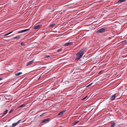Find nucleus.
<instances>
[{
  "label": "nucleus",
  "instance_id": "obj_27",
  "mask_svg": "<svg viewBox=\"0 0 127 127\" xmlns=\"http://www.w3.org/2000/svg\"><path fill=\"white\" fill-rule=\"evenodd\" d=\"M93 84V83H90V84L89 85V86H91V85H92V84Z\"/></svg>",
  "mask_w": 127,
  "mask_h": 127
},
{
  "label": "nucleus",
  "instance_id": "obj_24",
  "mask_svg": "<svg viewBox=\"0 0 127 127\" xmlns=\"http://www.w3.org/2000/svg\"><path fill=\"white\" fill-rule=\"evenodd\" d=\"M88 97V96H86L84 98H83L82 99V100H84L85 99Z\"/></svg>",
  "mask_w": 127,
  "mask_h": 127
},
{
  "label": "nucleus",
  "instance_id": "obj_29",
  "mask_svg": "<svg viewBox=\"0 0 127 127\" xmlns=\"http://www.w3.org/2000/svg\"><path fill=\"white\" fill-rule=\"evenodd\" d=\"M2 79V78L0 77V80H1Z\"/></svg>",
  "mask_w": 127,
  "mask_h": 127
},
{
  "label": "nucleus",
  "instance_id": "obj_16",
  "mask_svg": "<svg viewBox=\"0 0 127 127\" xmlns=\"http://www.w3.org/2000/svg\"><path fill=\"white\" fill-rule=\"evenodd\" d=\"M21 36V35H19L14 37L13 39H20Z\"/></svg>",
  "mask_w": 127,
  "mask_h": 127
},
{
  "label": "nucleus",
  "instance_id": "obj_17",
  "mask_svg": "<svg viewBox=\"0 0 127 127\" xmlns=\"http://www.w3.org/2000/svg\"><path fill=\"white\" fill-rule=\"evenodd\" d=\"M30 30V29H25L24 30H22L20 32V33H22L23 32H26L28 30Z\"/></svg>",
  "mask_w": 127,
  "mask_h": 127
},
{
  "label": "nucleus",
  "instance_id": "obj_12",
  "mask_svg": "<svg viewBox=\"0 0 127 127\" xmlns=\"http://www.w3.org/2000/svg\"><path fill=\"white\" fill-rule=\"evenodd\" d=\"M87 50V48H84L83 49H82L80 51H81V52H83V53H84V52H86Z\"/></svg>",
  "mask_w": 127,
  "mask_h": 127
},
{
  "label": "nucleus",
  "instance_id": "obj_10",
  "mask_svg": "<svg viewBox=\"0 0 127 127\" xmlns=\"http://www.w3.org/2000/svg\"><path fill=\"white\" fill-rule=\"evenodd\" d=\"M13 32V31L12 32H10L8 33H6V34H4V36H7V35H8V36H10V35H10V34L12 33V32Z\"/></svg>",
  "mask_w": 127,
  "mask_h": 127
},
{
  "label": "nucleus",
  "instance_id": "obj_11",
  "mask_svg": "<svg viewBox=\"0 0 127 127\" xmlns=\"http://www.w3.org/2000/svg\"><path fill=\"white\" fill-rule=\"evenodd\" d=\"M8 110H5L4 113L2 114V117H3L8 112Z\"/></svg>",
  "mask_w": 127,
  "mask_h": 127
},
{
  "label": "nucleus",
  "instance_id": "obj_23",
  "mask_svg": "<svg viewBox=\"0 0 127 127\" xmlns=\"http://www.w3.org/2000/svg\"><path fill=\"white\" fill-rule=\"evenodd\" d=\"M62 49H58L57 50V51L58 52H60L61 51H62Z\"/></svg>",
  "mask_w": 127,
  "mask_h": 127
},
{
  "label": "nucleus",
  "instance_id": "obj_19",
  "mask_svg": "<svg viewBox=\"0 0 127 127\" xmlns=\"http://www.w3.org/2000/svg\"><path fill=\"white\" fill-rule=\"evenodd\" d=\"M25 106V104H23L21 105H19L18 106V108H21V107H23L24 106Z\"/></svg>",
  "mask_w": 127,
  "mask_h": 127
},
{
  "label": "nucleus",
  "instance_id": "obj_4",
  "mask_svg": "<svg viewBox=\"0 0 127 127\" xmlns=\"http://www.w3.org/2000/svg\"><path fill=\"white\" fill-rule=\"evenodd\" d=\"M110 127H117V125L115 123L112 122L110 125Z\"/></svg>",
  "mask_w": 127,
  "mask_h": 127
},
{
  "label": "nucleus",
  "instance_id": "obj_3",
  "mask_svg": "<svg viewBox=\"0 0 127 127\" xmlns=\"http://www.w3.org/2000/svg\"><path fill=\"white\" fill-rule=\"evenodd\" d=\"M50 120V118L45 119L42 120L40 123L41 124L45 122H48Z\"/></svg>",
  "mask_w": 127,
  "mask_h": 127
},
{
  "label": "nucleus",
  "instance_id": "obj_28",
  "mask_svg": "<svg viewBox=\"0 0 127 127\" xmlns=\"http://www.w3.org/2000/svg\"><path fill=\"white\" fill-rule=\"evenodd\" d=\"M49 57H50V56H46V57H47V58H48Z\"/></svg>",
  "mask_w": 127,
  "mask_h": 127
},
{
  "label": "nucleus",
  "instance_id": "obj_30",
  "mask_svg": "<svg viewBox=\"0 0 127 127\" xmlns=\"http://www.w3.org/2000/svg\"><path fill=\"white\" fill-rule=\"evenodd\" d=\"M127 41L126 40H125L124 42H126Z\"/></svg>",
  "mask_w": 127,
  "mask_h": 127
},
{
  "label": "nucleus",
  "instance_id": "obj_7",
  "mask_svg": "<svg viewBox=\"0 0 127 127\" xmlns=\"http://www.w3.org/2000/svg\"><path fill=\"white\" fill-rule=\"evenodd\" d=\"M115 95L116 94H115L112 95L110 98V100H113L115 99L116 97Z\"/></svg>",
  "mask_w": 127,
  "mask_h": 127
},
{
  "label": "nucleus",
  "instance_id": "obj_25",
  "mask_svg": "<svg viewBox=\"0 0 127 127\" xmlns=\"http://www.w3.org/2000/svg\"><path fill=\"white\" fill-rule=\"evenodd\" d=\"M21 45L22 46H24L25 44H24L23 43H22L21 44Z\"/></svg>",
  "mask_w": 127,
  "mask_h": 127
},
{
  "label": "nucleus",
  "instance_id": "obj_13",
  "mask_svg": "<svg viewBox=\"0 0 127 127\" xmlns=\"http://www.w3.org/2000/svg\"><path fill=\"white\" fill-rule=\"evenodd\" d=\"M65 112V111H63L60 112L58 114V116L62 115L63 114L64 112Z\"/></svg>",
  "mask_w": 127,
  "mask_h": 127
},
{
  "label": "nucleus",
  "instance_id": "obj_22",
  "mask_svg": "<svg viewBox=\"0 0 127 127\" xmlns=\"http://www.w3.org/2000/svg\"><path fill=\"white\" fill-rule=\"evenodd\" d=\"M13 110H14V109H12L10 111H9V113H12L13 112Z\"/></svg>",
  "mask_w": 127,
  "mask_h": 127
},
{
  "label": "nucleus",
  "instance_id": "obj_15",
  "mask_svg": "<svg viewBox=\"0 0 127 127\" xmlns=\"http://www.w3.org/2000/svg\"><path fill=\"white\" fill-rule=\"evenodd\" d=\"M33 61L34 60H33L30 61L28 63L27 65H28L32 64Z\"/></svg>",
  "mask_w": 127,
  "mask_h": 127
},
{
  "label": "nucleus",
  "instance_id": "obj_21",
  "mask_svg": "<svg viewBox=\"0 0 127 127\" xmlns=\"http://www.w3.org/2000/svg\"><path fill=\"white\" fill-rule=\"evenodd\" d=\"M47 114V112L44 113H43V114H41V115H40V116L41 117H42L43 116V115H44L46 114Z\"/></svg>",
  "mask_w": 127,
  "mask_h": 127
},
{
  "label": "nucleus",
  "instance_id": "obj_1",
  "mask_svg": "<svg viewBox=\"0 0 127 127\" xmlns=\"http://www.w3.org/2000/svg\"><path fill=\"white\" fill-rule=\"evenodd\" d=\"M84 54L83 52H81L80 51L77 54V57L76 59L77 60H79L82 57Z\"/></svg>",
  "mask_w": 127,
  "mask_h": 127
},
{
  "label": "nucleus",
  "instance_id": "obj_18",
  "mask_svg": "<svg viewBox=\"0 0 127 127\" xmlns=\"http://www.w3.org/2000/svg\"><path fill=\"white\" fill-rule=\"evenodd\" d=\"M17 125V123H14L12 124L11 127H14L15 126H16Z\"/></svg>",
  "mask_w": 127,
  "mask_h": 127
},
{
  "label": "nucleus",
  "instance_id": "obj_31",
  "mask_svg": "<svg viewBox=\"0 0 127 127\" xmlns=\"http://www.w3.org/2000/svg\"><path fill=\"white\" fill-rule=\"evenodd\" d=\"M89 86V85L88 86H87V87H88V86Z\"/></svg>",
  "mask_w": 127,
  "mask_h": 127
},
{
  "label": "nucleus",
  "instance_id": "obj_14",
  "mask_svg": "<svg viewBox=\"0 0 127 127\" xmlns=\"http://www.w3.org/2000/svg\"><path fill=\"white\" fill-rule=\"evenodd\" d=\"M79 122V121H74L72 124V125L74 126L76 124H77Z\"/></svg>",
  "mask_w": 127,
  "mask_h": 127
},
{
  "label": "nucleus",
  "instance_id": "obj_2",
  "mask_svg": "<svg viewBox=\"0 0 127 127\" xmlns=\"http://www.w3.org/2000/svg\"><path fill=\"white\" fill-rule=\"evenodd\" d=\"M107 30V28L106 27H103L102 28L98 30H97L96 32V33H102L103 32H105L106 30Z\"/></svg>",
  "mask_w": 127,
  "mask_h": 127
},
{
  "label": "nucleus",
  "instance_id": "obj_6",
  "mask_svg": "<svg viewBox=\"0 0 127 127\" xmlns=\"http://www.w3.org/2000/svg\"><path fill=\"white\" fill-rule=\"evenodd\" d=\"M42 26V25L40 24L34 26L33 28L34 29H39V28Z\"/></svg>",
  "mask_w": 127,
  "mask_h": 127
},
{
  "label": "nucleus",
  "instance_id": "obj_5",
  "mask_svg": "<svg viewBox=\"0 0 127 127\" xmlns=\"http://www.w3.org/2000/svg\"><path fill=\"white\" fill-rule=\"evenodd\" d=\"M72 42H68L63 44V46H66L69 45H71L72 44Z\"/></svg>",
  "mask_w": 127,
  "mask_h": 127
},
{
  "label": "nucleus",
  "instance_id": "obj_8",
  "mask_svg": "<svg viewBox=\"0 0 127 127\" xmlns=\"http://www.w3.org/2000/svg\"><path fill=\"white\" fill-rule=\"evenodd\" d=\"M22 74V73L21 72H19L18 73L15 72V74L16 76H18Z\"/></svg>",
  "mask_w": 127,
  "mask_h": 127
},
{
  "label": "nucleus",
  "instance_id": "obj_26",
  "mask_svg": "<svg viewBox=\"0 0 127 127\" xmlns=\"http://www.w3.org/2000/svg\"><path fill=\"white\" fill-rule=\"evenodd\" d=\"M21 121V120H20L18 121L16 123H17V125L18 124H19V122Z\"/></svg>",
  "mask_w": 127,
  "mask_h": 127
},
{
  "label": "nucleus",
  "instance_id": "obj_9",
  "mask_svg": "<svg viewBox=\"0 0 127 127\" xmlns=\"http://www.w3.org/2000/svg\"><path fill=\"white\" fill-rule=\"evenodd\" d=\"M126 1V0H119L116 3H121L123 2H124Z\"/></svg>",
  "mask_w": 127,
  "mask_h": 127
},
{
  "label": "nucleus",
  "instance_id": "obj_20",
  "mask_svg": "<svg viewBox=\"0 0 127 127\" xmlns=\"http://www.w3.org/2000/svg\"><path fill=\"white\" fill-rule=\"evenodd\" d=\"M55 25V24H51L50 25L49 27L50 28H52L54 27Z\"/></svg>",
  "mask_w": 127,
  "mask_h": 127
}]
</instances>
